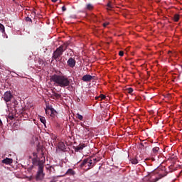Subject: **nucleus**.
Instances as JSON below:
<instances>
[{"instance_id":"obj_1","label":"nucleus","mask_w":182,"mask_h":182,"mask_svg":"<svg viewBox=\"0 0 182 182\" xmlns=\"http://www.w3.org/2000/svg\"><path fill=\"white\" fill-rule=\"evenodd\" d=\"M50 80L54 82L55 86H60V87L70 86V79L65 75L54 74L50 77Z\"/></svg>"},{"instance_id":"obj_2","label":"nucleus","mask_w":182,"mask_h":182,"mask_svg":"<svg viewBox=\"0 0 182 182\" xmlns=\"http://www.w3.org/2000/svg\"><path fill=\"white\" fill-rule=\"evenodd\" d=\"M68 46H69V43H65L63 45L60 46L58 48H57L53 53L52 58L58 62V59H59V58H60L61 55H63V52L68 49Z\"/></svg>"},{"instance_id":"obj_3","label":"nucleus","mask_w":182,"mask_h":182,"mask_svg":"<svg viewBox=\"0 0 182 182\" xmlns=\"http://www.w3.org/2000/svg\"><path fill=\"white\" fill-rule=\"evenodd\" d=\"M45 166H40L38 168V171L36 176V181H42L45 178V173L43 172V168Z\"/></svg>"},{"instance_id":"obj_4","label":"nucleus","mask_w":182,"mask_h":182,"mask_svg":"<svg viewBox=\"0 0 182 182\" xmlns=\"http://www.w3.org/2000/svg\"><path fill=\"white\" fill-rule=\"evenodd\" d=\"M86 164H87V170H90V168L95 167V163L92 161V159H84L80 164V167H85Z\"/></svg>"},{"instance_id":"obj_5","label":"nucleus","mask_w":182,"mask_h":182,"mask_svg":"<svg viewBox=\"0 0 182 182\" xmlns=\"http://www.w3.org/2000/svg\"><path fill=\"white\" fill-rule=\"evenodd\" d=\"M33 166H38V167H43L45 166V158L42 160H40L38 158H34L32 160Z\"/></svg>"},{"instance_id":"obj_6","label":"nucleus","mask_w":182,"mask_h":182,"mask_svg":"<svg viewBox=\"0 0 182 182\" xmlns=\"http://www.w3.org/2000/svg\"><path fill=\"white\" fill-rule=\"evenodd\" d=\"M13 97H14V96L12 95V93H11V92H8V91L6 92L2 97L4 100H5L6 102H11V100H12Z\"/></svg>"},{"instance_id":"obj_7","label":"nucleus","mask_w":182,"mask_h":182,"mask_svg":"<svg viewBox=\"0 0 182 182\" xmlns=\"http://www.w3.org/2000/svg\"><path fill=\"white\" fill-rule=\"evenodd\" d=\"M68 66L73 69L76 66V60L73 58H70L67 61Z\"/></svg>"},{"instance_id":"obj_8","label":"nucleus","mask_w":182,"mask_h":182,"mask_svg":"<svg viewBox=\"0 0 182 182\" xmlns=\"http://www.w3.org/2000/svg\"><path fill=\"white\" fill-rule=\"evenodd\" d=\"M95 80V76H92L90 75H85L82 76V80L83 82H90L91 80Z\"/></svg>"},{"instance_id":"obj_9","label":"nucleus","mask_w":182,"mask_h":182,"mask_svg":"<svg viewBox=\"0 0 182 182\" xmlns=\"http://www.w3.org/2000/svg\"><path fill=\"white\" fill-rule=\"evenodd\" d=\"M87 145H86V144H80V145L77 146L76 147H75V151H82V150H83V149H85V147H86Z\"/></svg>"},{"instance_id":"obj_10","label":"nucleus","mask_w":182,"mask_h":182,"mask_svg":"<svg viewBox=\"0 0 182 182\" xmlns=\"http://www.w3.org/2000/svg\"><path fill=\"white\" fill-rule=\"evenodd\" d=\"M51 97H52V99H55V100H59V99H62V95L58 94L56 92L53 91V94L51 95Z\"/></svg>"},{"instance_id":"obj_11","label":"nucleus","mask_w":182,"mask_h":182,"mask_svg":"<svg viewBox=\"0 0 182 182\" xmlns=\"http://www.w3.org/2000/svg\"><path fill=\"white\" fill-rule=\"evenodd\" d=\"M47 109H48V110H50V116L51 117H55V116H56L58 112H56V110H55V109H53V107H47Z\"/></svg>"},{"instance_id":"obj_12","label":"nucleus","mask_w":182,"mask_h":182,"mask_svg":"<svg viewBox=\"0 0 182 182\" xmlns=\"http://www.w3.org/2000/svg\"><path fill=\"white\" fill-rule=\"evenodd\" d=\"M76 174V171H75L74 170H73L72 168H69L65 173V175L63 176V177H65V176H75Z\"/></svg>"},{"instance_id":"obj_13","label":"nucleus","mask_w":182,"mask_h":182,"mask_svg":"<svg viewBox=\"0 0 182 182\" xmlns=\"http://www.w3.org/2000/svg\"><path fill=\"white\" fill-rule=\"evenodd\" d=\"M1 162L4 164H12V163H14V160H12V159H10V158H6L3 159Z\"/></svg>"},{"instance_id":"obj_14","label":"nucleus","mask_w":182,"mask_h":182,"mask_svg":"<svg viewBox=\"0 0 182 182\" xmlns=\"http://www.w3.org/2000/svg\"><path fill=\"white\" fill-rule=\"evenodd\" d=\"M58 147L59 150H61V151H64V150L66 149V145H65V143L63 142H60L58 143Z\"/></svg>"},{"instance_id":"obj_15","label":"nucleus","mask_w":182,"mask_h":182,"mask_svg":"<svg viewBox=\"0 0 182 182\" xmlns=\"http://www.w3.org/2000/svg\"><path fill=\"white\" fill-rule=\"evenodd\" d=\"M163 177H166V174H159L158 177H156L154 179H152L151 181V182H156L159 181V180H161V178H163Z\"/></svg>"},{"instance_id":"obj_16","label":"nucleus","mask_w":182,"mask_h":182,"mask_svg":"<svg viewBox=\"0 0 182 182\" xmlns=\"http://www.w3.org/2000/svg\"><path fill=\"white\" fill-rule=\"evenodd\" d=\"M159 150H160V148H159L157 146L153 148V149H152L153 156H157V154H159Z\"/></svg>"},{"instance_id":"obj_17","label":"nucleus","mask_w":182,"mask_h":182,"mask_svg":"<svg viewBox=\"0 0 182 182\" xmlns=\"http://www.w3.org/2000/svg\"><path fill=\"white\" fill-rule=\"evenodd\" d=\"M107 11H112V9H113V8H114V5H113V3H112V1H109L107 4Z\"/></svg>"},{"instance_id":"obj_18","label":"nucleus","mask_w":182,"mask_h":182,"mask_svg":"<svg viewBox=\"0 0 182 182\" xmlns=\"http://www.w3.org/2000/svg\"><path fill=\"white\" fill-rule=\"evenodd\" d=\"M145 144H146V143H141L139 145V149L140 150H146V149H147V146Z\"/></svg>"},{"instance_id":"obj_19","label":"nucleus","mask_w":182,"mask_h":182,"mask_svg":"<svg viewBox=\"0 0 182 182\" xmlns=\"http://www.w3.org/2000/svg\"><path fill=\"white\" fill-rule=\"evenodd\" d=\"M94 6L92 4H87L86 5V9H87V11H92V9H93Z\"/></svg>"},{"instance_id":"obj_20","label":"nucleus","mask_w":182,"mask_h":182,"mask_svg":"<svg viewBox=\"0 0 182 182\" xmlns=\"http://www.w3.org/2000/svg\"><path fill=\"white\" fill-rule=\"evenodd\" d=\"M179 19H180V15L175 14L173 16V20H174L175 22H178Z\"/></svg>"},{"instance_id":"obj_21","label":"nucleus","mask_w":182,"mask_h":182,"mask_svg":"<svg viewBox=\"0 0 182 182\" xmlns=\"http://www.w3.org/2000/svg\"><path fill=\"white\" fill-rule=\"evenodd\" d=\"M131 163L132 164H137L139 163V161H137V159L134 158V159H131Z\"/></svg>"},{"instance_id":"obj_22","label":"nucleus","mask_w":182,"mask_h":182,"mask_svg":"<svg viewBox=\"0 0 182 182\" xmlns=\"http://www.w3.org/2000/svg\"><path fill=\"white\" fill-rule=\"evenodd\" d=\"M0 31L4 33L5 32V26L2 23H0Z\"/></svg>"},{"instance_id":"obj_23","label":"nucleus","mask_w":182,"mask_h":182,"mask_svg":"<svg viewBox=\"0 0 182 182\" xmlns=\"http://www.w3.org/2000/svg\"><path fill=\"white\" fill-rule=\"evenodd\" d=\"M40 121L41 122V123H43V124H45L46 123V119L43 117H40Z\"/></svg>"},{"instance_id":"obj_24","label":"nucleus","mask_w":182,"mask_h":182,"mask_svg":"<svg viewBox=\"0 0 182 182\" xmlns=\"http://www.w3.org/2000/svg\"><path fill=\"white\" fill-rule=\"evenodd\" d=\"M92 162L94 163V166L96 165V164L97 163V161H99V159H96V158H92L91 159Z\"/></svg>"},{"instance_id":"obj_25","label":"nucleus","mask_w":182,"mask_h":182,"mask_svg":"<svg viewBox=\"0 0 182 182\" xmlns=\"http://www.w3.org/2000/svg\"><path fill=\"white\" fill-rule=\"evenodd\" d=\"M8 118H9L10 120H14V119H15V117L14 116L13 114H9Z\"/></svg>"},{"instance_id":"obj_26","label":"nucleus","mask_w":182,"mask_h":182,"mask_svg":"<svg viewBox=\"0 0 182 182\" xmlns=\"http://www.w3.org/2000/svg\"><path fill=\"white\" fill-rule=\"evenodd\" d=\"M77 118L78 120H83V116H82L80 114H77Z\"/></svg>"},{"instance_id":"obj_27","label":"nucleus","mask_w":182,"mask_h":182,"mask_svg":"<svg viewBox=\"0 0 182 182\" xmlns=\"http://www.w3.org/2000/svg\"><path fill=\"white\" fill-rule=\"evenodd\" d=\"M100 100H103L106 99V95H105L103 94L100 95Z\"/></svg>"},{"instance_id":"obj_28","label":"nucleus","mask_w":182,"mask_h":182,"mask_svg":"<svg viewBox=\"0 0 182 182\" xmlns=\"http://www.w3.org/2000/svg\"><path fill=\"white\" fill-rule=\"evenodd\" d=\"M127 92H128V93H129V94L133 93V88H132V87L128 88V89H127Z\"/></svg>"},{"instance_id":"obj_29","label":"nucleus","mask_w":182,"mask_h":182,"mask_svg":"<svg viewBox=\"0 0 182 182\" xmlns=\"http://www.w3.org/2000/svg\"><path fill=\"white\" fill-rule=\"evenodd\" d=\"M26 22H32V18H31V17H26Z\"/></svg>"},{"instance_id":"obj_30","label":"nucleus","mask_w":182,"mask_h":182,"mask_svg":"<svg viewBox=\"0 0 182 182\" xmlns=\"http://www.w3.org/2000/svg\"><path fill=\"white\" fill-rule=\"evenodd\" d=\"M119 56H124V52H123V51H119Z\"/></svg>"},{"instance_id":"obj_31","label":"nucleus","mask_w":182,"mask_h":182,"mask_svg":"<svg viewBox=\"0 0 182 182\" xmlns=\"http://www.w3.org/2000/svg\"><path fill=\"white\" fill-rule=\"evenodd\" d=\"M109 22L104 23H103L104 28H106V26H107V25H109Z\"/></svg>"},{"instance_id":"obj_32","label":"nucleus","mask_w":182,"mask_h":182,"mask_svg":"<svg viewBox=\"0 0 182 182\" xmlns=\"http://www.w3.org/2000/svg\"><path fill=\"white\" fill-rule=\"evenodd\" d=\"M58 179L56 178H53L50 182H56Z\"/></svg>"},{"instance_id":"obj_33","label":"nucleus","mask_w":182,"mask_h":182,"mask_svg":"<svg viewBox=\"0 0 182 182\" xmlns=\"http://www.w3.org/2000/svg\"><path fill=\"white\" fill-rule=\"evenodd\" d=\"M62 11H63V12H65L66 11V6H63L62 7Z\"/></svg>"},{"instance_id":"obj_34","label":"nucleus","mask_w":182,"mask_h":182,"mask_svg":"<svg viewBox=\"0 0 182 182\" xmlns=\"http://www.w3.org/2000/svg\"><path fill=\"white\" fill-rule=\"evenodd\" d=\"M70 56H73V50H70Z\"/></svg>"},{"instance_id":"obj_35","label":"nucleus","mask_w":182,"mask_h":182,"mask_svg":"<svg viewBox=\"0 0 182 182\" xmlns=\"http://www.w3.org/2000/svg\"><path fill=\"white\" fill-rule=\"evenodd\" d=\"M70 18H72L73 19H76V15L70 16Z\"/></svg>"},{"instance_id":"obj_36","label":"nucleus","mask_w":182,"mask_h":182,"mask_svg":"<svg viewBox=\"0 0 182 182\" xmlns=\"http://www.w3.org/2000/svg\"><path fill=\"white\" fill-rule=\"evenodd\" d=\"M99 99H100V96L95 97V100H99Z\"/></svg>"},{"instance_id":"obj_37","label":"nucleus","mask_w":182,"mask_h":182,"mask_svg":"<svg viewBox=\"0 0 182 182\" xmlns=\"http://www.w3.org/2000/svg\"><path fill=\"white\" fill-rule=\"evenodd\" d=\"M51 1H52V2H54V3L58 2V0H51Z\"/></svg>"},{"instance_id":"obj_38","label":"nucleus","mask_w":182,"mask_h":182,"mask_svg":"<svg viewBox=\"0 0 182 182\" xmlns=\"http://www.w3.org/2000/svg\"><path fill=\"white\" fill-rule=\"evenodd\" d=\"M77 102H80V98H77Z\"/></svg>"},{"instance_id":"obj_39","label":"nucleus","mask_w":182,"mask_h":182,"mask_svg":"<svg viewBox=\"0 0 182 182\" xmlns=\"http://www.w3.org/2000/svg\"><path fill=\"white\" fill-rule=\"evenodd\" d=\"M48 109H46V114H48Z\"/></svg>"},{"instance_id":"obj_40","label":"nucleus","mask_w":182,"mask_h":182,"mask_svg":"<svg viewBox=\"0 0 182 182\" xmlns=\"http://www.w3.org/2000/svg\"><path fill=\"white\" fill-rule=\"evenodd\" d=\"M50 168H52V166H50L49 168H48V170H50Z\"/></svg>"},{"instance_id":"obj_41","label":"nucleus","mask_w":182,"mask_h":182,"mask_svg":"<svg viewBox=\"0 0 182 182\" xmlns=\"http://www.w3.org/2000/svg\"><path fill=\"white\" fill-rule=\"evenodd\" d=\"M2 124V121L0 119V125Z\"/></svg>"},{"instance_id":"obj_42","label":"nucleus","mask_w":182,"mask_h":182,"mask_svg":"<svg viewBox=\"0 0 182 182\" xmlns=\"http://www.w3.org/2000/svg\"><path fill=\"white\" fill-rule=\"evenodd\" d=\"M32 14H34V15H36V12H33V13H32Z\"/></svg>"},{"instance_id":"obj_43","label":"nucleus","mask_w":182,"mask_h":182,"mask_svg":"<svg viewBox=\"0 0 182 182\" xmlns=\"http://www.w3.org/2000/svg\"><path fill=\"white\" fill-rule=\"evenodd\" d=\"M168 53H171V51H169V52H168Z\"/></svg>"}]
</instances>
